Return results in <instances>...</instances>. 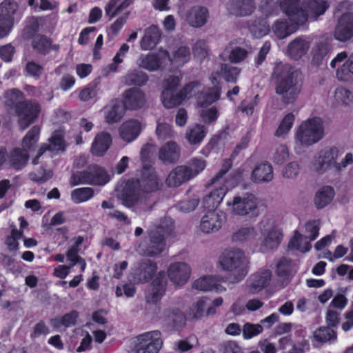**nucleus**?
<instances>
[{"instance_id":"2f4dec72","label":"nucleus","mask_w":353,"mask_h":353,"mask_svg":"<svg viewBox=\"0 0 353 353\" xmlns=\"http://www.w3.org/2000/svg\"><path fill=\"white\" fill-rule=\"evenodd\" d=\"M161 39V32L156 26H151L144 30V34L140 41V48L142 50H152Z\"/></svg>"},{"instance_id":"9b49d317","label":"nucleus","mask_w":353,"mask_h":353,"mask_svg":"<svg viewBox=\"0 0 353 353\" xmlns=\"http://www.w3.org/2000/svg\"><path fill=\"white\" fill-rule=\"evenodd\" d=\"M135 343V353H158L163 344L161 334L158 330L143 333Z\"/></svg>"},{"instance_id":"bf43d9fd","label":"nucleus","mask_w":353,"mask_h":353,"mask_svg":"<svg viewBox=\"0 0 353 353\" xmlns=\"http://www.w3.org/2000/svg\"><path fill=\"white\" fill-rule=\"evenodd\" d=\"M225 50L229 53L228 59L231 63H238L245 60L248 55V51L241 47L232 48L228 46Z\"/></svg>"},{"instance_id":"9d476101","label":"nucleus","mask_w":353,"mask_h":353,"mask_svg":"<svg viewBox=\"0 0 353 353\" xmlns=\"http://www.w3.org/2000/svg\"><path fill=\"white\" fill-rule=\"evenodd\" d=\"M109 181L110 176L103 168L92 165L85 171L74 174L71 177L70 184L73 186L81 183L103 185Z\"/></svg>"},{"instance_id":"58836bf2","label":"nucleus","mask_w":353,"mask_h":353,"mask_svg":"<svg viewBox=\"0 0 353 353\" xmlns=\"http://www.w3.org/2000/svg\"><path fill=\"white\" fill-rule=\"evenodd\" d=\"M273 176V168L269 163L258 164L252 172V179L255 182H269Z\"/></svg>"},{"instance_id":"338daca9","label":"nucleus","mask_w":353,"mask_h":353,"mask_svg":"<svg viewBox=\"0 0 353 353\" xmlns=\"http://www.w3.org/2000/svg\"><path fill=\"white\" fill-rule=\"evenodd\" d=\"M263 331V327L260 324H252L250 323H246L242 327V334L244 339H250L259 334Z\"/></svg>"},{"instance_id":"a18cd8bd","label":"nucleus","mask_w":353,"mask_h":353,"mask_svg":"<svg viewBox=\"0 0 353 353\" xmlns=\"http://www.w3.org/2000/svg\"><path fill=\"white\" fill-rule=\"evenodd\" d=\"M190 59V51L187 46H180L174 52L172 57L168 58V62L173 67H181Z\"/></svg>"},{"instance_id":"ddd939ff","label":"nucleus","mask_w":353,"mask_h":353,"mask_svg":"<svg viewBox=\"0 0 353 353\" xmlns=\"http://www.w3.org/2000/svg\"><path fill=\"white\" fill-rule=\"evenodd\" d=\"M339 156L340 152L337 148H325L315 156L312 162V168L318 174H324L332 167L335 168L336 160Z\"/></svg>"},{"instance_id":"774afa93","label":"nucleus","mask_w":353,"mask_h":353,"mask_svg":"<svg viewBox=\"0 0 353 353\" xmlns=\"http://www.w3.org/2000/svg\"><path fill=\"white\" fill-rule=\"evenodd\" d=\"M156 134L159 139L164 140L172 137L174 132L170 124L159 121L157 125Z\"/></svg>"},{"instance_id":"49530a36","label":"nucleus","mask_w":353,"mask_h":353,"mask_svg":"<svg viewBox=\"0 0 353 353\" xmlns=\"http://www.w3.org/2000/svg\"><path fill=\"white\" fill-rule=\"evenodd\" d=\"M334 99L338 105L350 106L353 103V92L343 86H339L334 90Z\"/></svg>"},{"instance_id":"5701e85b","label":"nucleus","mask_w":353,"mask_h":353,"mask_svg":"<svg viewBox=\"0 0 353 353\" xmlns=\"http://www.w3.org/2000/svg\"><path fill=\"white\" fill-rule=\"evenodd\" d=\"M64 135L65 133L63 130L59 129L55 130L49 139L48 145L47 147L42 146L38 154L33 159L32 163L34 164L39 163L38 159L46 150H49L53 153L64 151L67 147V144L64 140Z\"/></svg>"},{"instance_id":"1a4fd4ad","label":"nucleus","mask_w":353,"mask_h":353,"mask_svg":"<svg viewBox=\"0 0 353 353\" xmlns=\"http://www.w3.org/2000/svg\"><path fill=\"white\" fill-rule=\"evenodd\" d=\"M40 129L34 126L28 131L22 141V150L15 149L11 156L12 165L17 170L21 169L27 163L28 152L30 151L39 140Z\"/></svg>"},{"instance_id":"603ef678","label":"nucleus","mask_w":353,"mask_h":353,"mask_svg":"<svg viewBox=\"0 0 353 353\" xmlns=\"http://www.w3.org/2000/svg\"><path fill=\"white\" fill-rule=\"evenodd\" d=\"M32 47L42 54L48 53L51 49H59V46H52L50 39L43 36L35 37L32 41Z\"/></svg>"},{"instance_id":"4c0bfd02","label":"nucleus","mask_w":353,"mask_h":353,"mask_svg":"<svg viewBox=\"0 0 353 353\" xmlns=\"http://www.w3.org/2000/svg\"><path fill=\"white\" fill-rule=\"evenodd\" d=\"M335 196V192L332 187L325 185L320 188L315 193L314 204L318 209H322L329 205Z\"/></svg>"},{"instance_id":"393cba45","label":"nucleus","mask_w":353,"mask_h":353,"mask_svg":"<svg viewBox=\"0 0 353 353\" xmlns=\"http://www.w3.org/2000/svg\"><path fill=\"white\" fill-rule=\"evenodd\" d=\"M145 103L144 93L139 89L131 88L123 94V104L125 109L134 110L141 108Z\"/></svg>"},{"instance_id":"bb28decb","label":"nucleus","mask_w":353,"mask_h":353,"mask_svg":"<svg viewBox=\"0 0 353 353\" xmlns=\"http://www.w3.org/2000/svg\"><path fill=\"white\" fill-rule=\"evenodd\" d=\"M208 19V10L202 6H192L188 12L185 20L188 23L194 28H200L204 26Z\"/></svg>"},{"instance_id":"680f3d73","label":"nucleus","mask_w":353,"mask_h":353,"mask_svg":"<svg viewBox=\"0 0 353 353\" xmlns=\"http://www.w3.org/2000/svg\"><path fill=\"white\" fill-rule=\"evenodd\" d=\"M129 46L127 43H123L118 52L112 59V63L108 65L109 71L115 72L119 68V65L123 63L125 55L129 50Z\"/></svg>"},{"instance_id":"ea45409f","label":"nucleus","mask_w":353,"mask_h":353,"mask_svg":"<svg viewBox=\"0 0 353 353\" xmlns=\"http://www.w3.org/2000/svg\"><path fill=\"white\" fill-rule=\"evenodd\" d=\"M161 318L166 324L173 327L183 325L185 320V315L178 307L166 309L163 312Z\"/></svg>"},{"instance_id":"6e6552de","label":"nucleus","mask_w":353,"mask_h":353,"mask_svg":"<svg viewBox=\"0 0 353 353\" xmlns=\"http://www.w3.org/2000/svg\"><path fill=\"white\" fill-rule=\"evenodd\" d=\"M226 205L228 212L231 214L245 216L253 214L258 207V201L254 194L243 193L228 199Z\"/></svg>"},{"instance_id":"052dcab7","label":"nucleus","mask_w":353,"mask_h":353,"mask_svg":"<svg viewBox=\"0 0 353 353\" xmlns=\"http://www.w3.org/2000/svg\"><path fill=\"white\" fill-rule=\"evenodd\" d=\"M77 318V312L72 311L61 318L54 319L52 323L56 327H60L61 326L70 327L75 324Z\"/></svg>"},{"instance_id":"8fccbe9b","label":"nucleus","mask_w":353,"mask_h":353,"mask_svg":"<svg viewBox=\"0 0 353 353\" xmlns=\"http://www.w3.org/2000/svg\"><path fill=\"white\" fill-rule=\"evenodd\" d=\"M120 0H110L105 7V14L111 19L120 14L123 10L129 7L132 0H123L119 3Z\"/></svg>"},{"instance_id":"864d4df0","label":"nucleus","mask_w":353,"mask_h":353,"mask_svg":"<svg viewBox=\"0 0 353 353\" xmlns=\"http://www.w3.org/2000/svg\"><path fill=\"white\" fill-rule=\"evenodd\" d=\"M94 196V190L91 188H80L71 192V200L74 203H84Z\"/></svg>"},{"instance_id":"3c124183","label":"nucleus","mask_w":353,"mask_h":353,"mask_svg":"<svg viewBox=\"0 0 353 353\" xmlns=\"http://www.w3.org/2000/svg\"><path fill=\"white\" fill-rule=\"evenodd\" d=\"M289 248L292 250L306 252L311 249V245L307 240V237H305L303 234L296 231L294 236L289 243Z\"/></svg>"},{"instance_id":"69168bd1","label":"nucleus","mask_w":353,"mask_h":353,"mask_svg":"<svg viewBox=\"0 0 353 353\" xmlns=\"http://www.w3.org/2000/svg\"><path fill=\"white\" fill-rule=\"evenodd\" d=\"M255 236L256 232L253 227H244L234 234L233 239L236 241H245L253 239Z\"/></svg>"},{"instance_id":"7ed1b4c3","label":"nucleus","mask_w":353,"mask_h":353,"mask_svg":"<svg viewBox=\"0 0 353 353\" xmlns=\"http://www.w3.org/2000/svg\"><path fill=\"white\" fill-rule=\"evenodd\" d=\"M230 167L231 162L230 160H227L223 165V169L212 179L211 185L214 186V188L203 199V205L204 208L216 210L222 202L229 188H232L241 182L243 178V172L240 170H237L233 177L224 176Z\"/></svg>"},{"instance_id":"c9c22d12","label":"nucleus","mask_w":353,"mask_h":353,"mask_svg":"<svg viewBox=\"0 0 353 353\" xmlns=\"http://www.w3.org/2000/svg\"><path fill=\"white\" fill-rule=\"evenodd\" d=\"M241 73V69L230 65L226 63H223L220 65L219 70L213 72L211 74L210 78L213 74H219V78L217 79L218 86L219 87V93L221 92V85L220 81L221 77L226 81L227 82L230 83H236L237 81L238 77Z\"/></svg>"},{"instance_id":"2eb2a0df","label":"nucleus","mask_w":353,"mask_h":353,"mask_svg":"<svg viewBox=\"0 0 353 353\" xmlns=\"http://www.w3.org/2000/svg\"><path fill=\"white\" fill-rule=\"evenodd\" d=\"M330 67L336 68V78L341 81H350L353 79V53L348 57L346 52H341L331 61Z\"/></svg>"},{"instance_id":"a878e982","label":"nucleus","mask_w":353,"mask_h":353,"mask_svg":"<svg viewBox=\"0 0 353 353\" xmlns=\"http://www.w3.org/2000/svg\"><path fill=\"white\" fill-rule=\"evenodd\" d=\"M22 17L19 4L14 0H4L0 3V17L3 18L13 25Z\"/></svg>"},{"instance_id":"c85d7f7f","label":"nucleus","mask_w":353,"mask_h":353,"mask_svg":"<svg viewBox=\"0 0 353 353\" xmlns=\"http://www.w3.org/2000/svg\"><path fill=\"white\" fill-rule=\"evenodd\" d=\"M208 299L203 297L194 302L189 310V316L194 319L209 316L216 314L214 307H208Z\"/></svg>"},{"instance_id":"72a5a7b5","label":"nucleus","mask_w":353,"mask_h":353,"mask_svg":"<svg viewBox=\"0 0 353 353\" xmlns=\"http://www.w3.org/2000/svg\"><path fill=\"white\" fill-rule=\"evenodd\" d=\"M112 139L108 133L101 132L96 135L91 146V152L96 156L102 157L109 149Z\"/></svg>"},{"instance_id":"4d7b16f0","label":"nucleus","mask_w":353,"mask_h":353,"mask_svg":"<svg viewBox=\"0 0 353 353\" xmlns=\"http://www.w3.org/2000/svg\"><path fill=\"white\" fill-rule=\"evenodd\" d=\"M330 51V49L326 44L320 43L316 45L312 51V63L316 65H320L327 57Z\"/></svg>"},{"instance_id":"79ce46f5","label":"nucleus","mask_w":353,"mask_h":353,"mask_svg":"<svg viewBox=\"0 0 353 353\" xmlns=\"http://www.w3.org/2000/svg\"><path fill=\"white\" fill-rule=\"evenodd\" d=\"M157 270L156 263L145 260L136 267L134 274L139 282L148 281Z\"/></svg>"},{"instance_id":"4468645a","label":"nucleus","mask_w":353,"mask_h":353,"mask_svg":"<svg viewBox=\"0 0 353 353\" xmlns=\"http://www.w3.org/2000/svg\"><path fill=\"white\" fill-rule=\"evenodd\" d=\"M278 4L289 20L303 24L308 21V14L305 9V0H279Z\"/></svg>"},{"instance_id":"a211bd4d","label":"nucleus","mask_w":353,"mask_h":353,"mask_svg":"<svg viewBox=\"0 0 353 353\" xmlns=\"http://www.w3.org/2000/svg\"><path fill=\"white\" fill-rule=\"evenodd\" d=\"M334 36L341 42L353 38V12H345L338 19Z\"/></svg>"},{"instance_id":"6e6d98bb","label":"nucleus","mask_w":353,"mask_h":353,"mask_svg":"<svg viewBox=\"0 0 353 353\" xmlns=\"http://www.w3.org/2000/svg\"><path fill=\"white\" fill-rule=\"evenodd\" d=\"M294 119L295 117L293 113H288L285 114L275 132V136L283 137L288 134L292 128Z\"/></svg>"},{"instance_id":"473e14b6","label":"nucleus","mask_w":353,"mask_h":353,"mask_svg":"<svg viewBox=\"0 0 353 353\" xmlns=\"http://www.w3.org/2000/svg\"><path fill=\"white\" fill-rule=\"evenodd\" d=\"M228 11L236 16L250 14L254 9L253 0H230L227 5Z\"/></svg>"},{"instance_id":"f03ea898","label":"nucleus","mask_w":353,"mask_h":353,"mask_svg":"<svg viewBox=\"0 0 353 353\" xmlns=\"http://www.w3.org/2000/svg\"><path fill=\"white\" fill-rule=\"evenodd\" d=\"M299 72L288 64L278 63L274 67L272 79L275 84V92L281 96L283 101L292 103L297 99L301 86L298 82Z\"/></svg>"},{"instance_id":"39448f33","label":"nucleus","mask_w":353,"mask_h":353,"mask_svg":"<svg viewBox=\"0 0 353 353\" xmlns=\"http://www.w3.org/2000/svg\"><path fill=\"white\" fill-rule=\"evenodd\" d=\"M256 229L261 236L259 248L261 252L276 249L283 239V228L272 217L263 218L257 223Z\"/></svg>"},{"instance_id":"f704fd0d","label":"nucleus","mask_w":353,"mask_h":353,"mask_svg":"<svg viewBox=\"0 0 353 353\" xmlns=\"http://www.w3.org/2000/svg\"><path fill=\"white\" fill-rule=\"evenodd\" d=\"M330 6L325 0H307L305 1V12L308 14V20H316L318 17L323 14Z\"/></svg>"},{"instance_id":"6ab92c4d","label":"nucleus","mask_w":353,"mask_h":353,"mask_svg":"<svg viewBox=\"0 0 353 353\" xmlns=\"http://www.w3.org/2000/svg\"><path fill=\"white\" fill-rule=\"evenodd\" d=\"M223 221L224 216L221 211L208 209L201 218L200 229L203 233H214L221 228Z\"/></svg>"},{"instance_id":"f3484780","label":"nucleus","mask_w":353,"mask_h":353,"mask_svg":"<svg viewBox=\"0 0 353 353\" xmlns=\"http://www.w3.org/2000/svg\"><path fill=\"white\" fill-rule=\"evenodd\" d=\"M159 230H160L157 232L153 230L150 232V243L147 248H145V245L143 244L139 245L137 251L141 254L156 256L163 252L165 248V231L162 228H159Z\"/></svg>"},{"instance_id":"f8f14e48","label":"nucleus","mask_w":353,"mask_h":353,"mask_svg":"<svg viewBox=\"0 0 353 353\" xmlns=\"http://www.w3.org/2000/svg\"><path fill=\"white\" fill-rule=\"evenodd\" d=\"M169 54L167 50L159 49L157 52L141 54L137 60L139 68L148 71L163 70L168 63Z\"/></svg>"},{"instance_id":"37998d69","label":"nucleus","mask_w":353,"mask_h":353,"mask_svg":"<svg viewBox=\"0 0 353 353\" xmlns=\"http://www.w3.org/2000/svg\"><path fill=\"white\" fill-rule=\"evenodd\" d=\"M179 154V148L176 143L170 141L165 143L159 150V159L164 161L172 163L175 161Z\"/></svg>"},{"instance_id":"e433bc0d","label":"nucleus","mask_w":353,"mask_h":353,"mask_svg":"<svg viewBox=\"0 0 353 353\" xmlns=\"http://www.w3.org/2000/svg\"><path fill=\"white\" fill-rule=\"evenodd\" d=\"M191 179L187 166H177L168 174L166 183L170 187H177Z\"/></svg>"},{"instance_id":"5fc2aeb1","label":"nucleus","mask_w":353,"mask_h":353,"mask_svg":"<svg viewBox=\"0 0 353 353\" xmlns=\"http://www.w3.org/2000/svg\"><path fill=\"white\" fill-rule=\"evenodd\" d=\"M124 81L128 85H142L147 82L148 76L143 71L134 70L125 76Z\"/></svg>"},{"instance_id":"aec40b11","label":"nucleus","mask_w":353,"mask_h":353,"mask_svg":"<svg viewBox=\"0 0 353 353\" xmlns=\"http://www.w3.org/2000/svg\"><path fill=\"white\" fill-rule=\"evenodd\" d=\"M191 274L190 265L185 262H175L170 265L168 275L176 285L183 286L188 281Z\"/></svg>"},{"instance_id":"423d86ee","label":"nucleus","mask_w":353,"mask_h":353,"mask_svg":"<svg viewBox=\"0 0 353 353\" xmlns=\"http://www.w3.org/2000/svg\"><path fill=\"white\" fill-rule=\"evenodd\" d=\"M219 263L221 267L227 271L232 272L234 275L229 277L231 283H238L246 275L248 261L243 251L239 249L225 250L219 256Z\"/></svg>"},{"instance_id":"09e8293b","label":"nucleus","mask_w":353,"mask_h":353,"mask_svg":"<svg viewBox=\"0 0 353 353\" xmlns=\"http://www.w3.org/2000/svg\"><path fill=\"white\" fill-rule=\"evenodd\" d=\"M206 134V130L204 126L196 124L187 130L186 139L190 144L200 143Z\"/></svg>"},{"instance_id":"dca6fc26","label":"nucleus","mask_w":353,"mask_h":353,"mask_svg":"<svg viewBox=\"0 0 353 353\" xmlns=\"http://www.w3.org/2000/svg\"><path fill=\"white\" fill-rule=\"evenodd\" d=\"M197 87V83H191L184 87L176 94H174V91L163 90L161 94V101L163 106L166 108H172L179 105L182 102L193 97L196 93Z\"/></svg>"},{"instance_id":"cd10ccee","label":"nucleus","mask_w":353,"mask_h":353,"mask_svg":"<svg viewBox=\"0 0 353 353\" xmlns=\"http://www.w3.org/2000/svg\"><path fill=\"white\" fill-rule=\"evenodd\" d=\"M272 272L269 269H262L252 275L251 283L248 286V291L252 294L261 292L268 286L270 281Z\"/></svg>"},{"instance_id":"de8ad7c7","label":"nucleus","mask_w":353,"mask_h":353,"mask_svg":"<svg viewBox=\"0 0 353 353\" xmlns=\"http://www.w3.org/2000/svg\"><path fill=\"white\" fill-rule=\"evenodd\" d=\"M313 337L316 341L320 343H334L337 339V334L330 327L323 326L314 332Z\"/></svg>"},{"instance_id":"f257e3e1","label":"nucleus","mask_w":353,"mask_h":353,"mask_svg":"<svg viewBox=\"0 0 353 353\" xmlns=\"http://www.w3.org/2000/svg\"><path fill=\"white\" fill-rule=\"evenodd\" d=\"M159 188V181L155 172L146 170L143 173L141 182L138 180H129L118 185L116 191L126 206H131L141 201L144 192L156 191Z\"/></svg>"},{"instance_id":"13d9d810","label":"nucleus","mask_w":353,"mask_h":353,"mask_svg":"<svg viewBox=\"0 0 353 353\" xmlns=\"http://www.w3.org/2000/svg\"><path fill=\"white\" fill-rule=\"evenodd\" d=\"M84 241V238L82 236L74 237L71 241V245L66 252V256L69 261L71 263L78 258L81 257L78 254L79 252V247Z\"/></svg>"},{"instance_id":"4be33fe9","label":"nucleus","mask_w":353,"mask_h":353,"mask_svg":"<svg viewBox=\"0 0 353 353\" xmlns=\"http://www.w3.org/2000/svg\"><path fill=\"white\" fill-rule=\"evenodd\" d=\"M143 128V123L138 119L127 120L119 128V137L123 141L130 143L139 136Z\"/></svg>"},{"instance_id":"7c9ffc66","label":"nucleus","mask_w":353,"mask_h":353,"mask_svg":"<svg viewBox=\"0 0 353 353\" xmlns=\"http://www.w3.org/2000/svg\"><path fill=\"white\" fill-rule=\"evenodd\" d=\"M193 287L201 291L216 290L217 292H223L226 288L220 284V280L218 277L214 276H205L196 279Z\"/></svg>"},{"instance_id":"0e129e2a","label":"nucleus","mask_w":353,"mask_h":353,"mask_svg":"<svg viewBox=\"0 0 353 353\" xmlns=\"http://www.w3.org/2000/svg\"><path fill=\"white\" fill-rule=\"evenodd\" d=\"M206 167V162L201 158H194L191 160L190 165L188 167V173L191 179L196 176Z\"/></svg>"},{"instance_id":"c756f323","label":"nucleus","mask_w":353,"mask_h":353,"mask_svg":"<svg viewBox=\"0 0 353 353\" xmlns=\"http://www.w3.org/2000/svg\"><path fill=\"white\" fill-rule=\"evenodd\" d=\"M303 23H296V21L287 19L277 20L272 26V31L280 39L285 38L294 33L298 26Z\"/></svg>"},{"instance_id":"a19ab883","label":"nucleus","mask_w":353,"mask_h":353,"mask_svg":"<svg viewBox=\"0 0 353 353\" xmlns=\"http://www.w3.org/2000/svg\"><path fill=\"white\" fill-rule=\"evenodd\" d=\"M310 43L306 39L298 38L291 42L288 48V54L293 59H299L306 54Z\"/></svg>"},{"instance_id":"0eeeda50","label":"nucleus","mask_w":353,"mask_h":353,"mask_svg":"<svg viewBox=\"0 0 353 353\" xmlns=\"http://www.w3.org/2000/svg\"><path fill=\"white\" fill-rule=\"evenodd\" d=\"M219 78V74H213L210 78L212 87L208 92L201 93L197 99V105L200 108V117L202 121L206 124L215 122L219 117L217 108L215 106L209 107L219 99V87L217 83Z\"/></svg>"},{"instance_id":"c03bdc74","label":"nucleus","mask_w":353,"mask_h":353,"mask_svg":"<svg viewBox=\"0 0 353 353\" xmlns=\"http://www.w3.org/2000/svg\"><path fill=\"white\" fill-rule=\"evenodd\" d=\"M124 108L117 102L111 103L104 109L105 121L109 123L117 122L123 117Z\"/></svg>"},{"instance_id":"20e7f679","label":"nucleus","mask_w":353,"mask_h":353,"mask_svg":"<svg viewBox=\"0 0 353 353\" xmlns=\"http://www.w3.org/2000/svg\"><path fill=\"white\" fill-rule=\"evenodd\" d=\"M324 124L321 118L314 117L302 122L294 134L295 150L314 145L324 137Z\"/></svg>"},{"instance_id":"412c9836","label":"nucleus","mask_w":353,"mask_h":353,"mask_svg":"<svg viewBox=\"0 0 353 353\" xmlns=\"http://www.w3.org/2000/svg\"><path fill=\"white\" fill-rule=\"evenodd\" d=\"M19 123L25 129L29 126L37 118L40 112V107L38 103L24 102L17 107Z\"/></svg>"},{"instance_id":"e2e57ef3","label":"nucleus","mask_w":353,"mask_h":353,"mask_svg":"<svg viewBox=\"0 0 353 353\" xmlns=\"http://www.w3.org/2000/svg\"><path fill=\"white\" fill-rule=\"evenodd\" d=\"M320 226V221L319 220H312L307 221L304 226V234L305 237H307V240L310 242V241L314 240L319 235V230Z\"/></svg>"},{"instance_id":"b1692460","label":"nucleus","mask_w":353,"mask_h":353,"mask_svg":"<svg viewBox=\"0 0 353 353\" xmlns=\"http://www.w3.org/2000/svg\"><path fill=\"white\" fill-rule=\"evenodd\" d=\"M167 279L163 272H160L153 280L147 294L148 302L156 303L161 300L165 293Z\"/></svg>"}]
</instances>
